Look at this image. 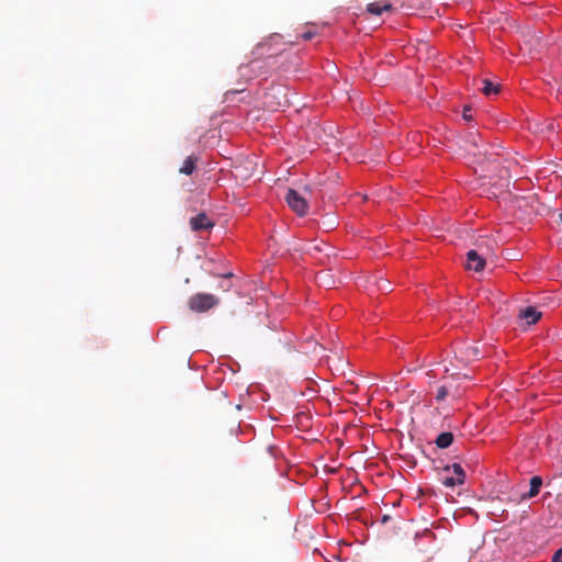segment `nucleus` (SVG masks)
<instances>
[{
  "label": "nucleus",
  "mask_w": 562,
  "mask_h": 562,
  "mask_svg": "<svg viewBox=\"0 0 562 562\" xmlns=\"http://www.w3.org/2000/svg\"><path fill=\"white\" fill-rule=\"evenodd\" d=\"M390 519H391V517H390L389 515H384V516H382V518H381V522H382V524H386Z\"/></svg>",
  "instance_id": "obj_21"
},
{
  "label": "nucleus",
  "mask_w": 562,
  "mask_h": 562,
  "mask_svg": "<svg viewBox=\"0 0 562 562\" xmlns=\"http://www.w3.org/2000/svg\"><path fill=\"white\" fill-rule=\"evenodd\" d=\"M453 434L450 431L441 432L436 439V446L440 449L450 447L453 442Z\"/></svg>",
  "instance_id": "obj_12"
},
{
  "label": "nucleus",
  "mask_w": 562,
  "mask_h": 562,
  "mask_svg": "<svg viewBox=\"0 0 562 562\" xmlns=\"http://www.w3.org/2000/svg\"><path fill=\"white\" fill-rule=\"evenodd\" d=\"M541 312L537 311L533 306L526 307L519 314V316L525 318L529 325L536 324L541 318Z\"/></svg>",
  "instance_id": "obj_8"
},
{
  "label": "nucleus",
  "mask_w": 562,
  "mask_h": 562,
  "mask_svg": "<svg viewBox=\"0 0 562 562\" xmlns=\"http://www.w3.org/2000/svg\"><path fill=\"white\" fill-rule=\"evenodd\" d=\"M443 475L441 482L447 487H453L456 485H461L465 481V472L459 463H453L452 465H446L442 469Z\"/></svg>",
  "instance_id": "obj_4"
},
{
  "label": "nucleus",
  "mask_w": 562,
  "mask_h": 562,
  "mask_svg": "<svg viewBox=\"0 0 562 562\" xmlns=\"http://www.w3.org/2000/svg\"><path fill=\"white\" fill-rule=\"evenodd\" d=\"M315 36V33L313 31H307L305 33L302 34V37L305 40V41H310L312 40L313 37Z\"/></svg>",
  "instance_id": "obj_20"
},
{
  "label": "nucleus",
  "mask_w": 562,
  "mask_h": 562,
  "mask_svg": "<svg viewBox=\"0 0 562 562\" xmlns=\"http://www.w3.org/2000/svg\"><path fill=\"white\" fill-rule=\"evenodd\" d=\"M247 170H248L247 167L236 166L235 167V177L240 178V179H247L248 177H250V175L246 172Z\"/></svg>",
  "instance_id": "obj_16"
},
{
  "label": "nucleus",
  "mask_w": 562,
  "mask_h": 562,
  "mask_svg": "<svg viewBox=\"0 0 562 562\" xmlns=\"http://www.w3.org/2000/svg\"><path fill=\"white\" fill-rule=\"evenodd\" d=\"M471 111H472V109L470 106H464V109H463V119L465 121L472 120Z\"/></svg>",
  "instance_id": "obj_19"
},
{
  "label": "nucleus",
  "mask_w": 562,
  "mask_h": 562,
  "mask_svg": "<svg viewBox=\"0 0 562 562\" xmlns=\"http://www.w3.org/2000/svg\"><path fill=\"white\" fill-rule=\"evenodd\" d=\"M449 393H451L454 397L460 396V392H459L458 387H454V390L451 391V386L441 385L438 387L435 397L438 402H441L448 396Z\"/></svg>",
  "instance_id": "obj_13"
},
{
  "label": "nucleus",
  "mask_w": 562,
  "mask_h": 562,
  "mask_svg": "<svg viewBox=\"0 0 562 562\" xmlns=\"http://www.w3.org/2000/svg\"><path fill=\"white\" fill-rule=\"evenodd\" d=\"M486 265V260L482 254H479L476 249H471L467 252L465 268L475 272H481Z\"/></svg>",
  "instance_id": "obj_5"
},
{
  "label": "nucleus",
  "mask_w": 562,
  "mask_h": 562,
  "mask_svg": "<svg viewBox=\"0 0 562 562\" xmlns=\"http://www.w3.org/2000/svg\"><path fill=\"white\" fill-rule=\"evenodd\" d=\"M281 97L280 100H278V102L276 103L277 106H285L289 104V100H288V97H286V93L284 92V89L282 87H273L271 88L267 93H266V103L269 105V106H273V102H272V99H277Z\"/></svg>",
  "instance_id": "obj_6"
},
{
  "label": "nucleus",
  "mask_w": 562,
  "mask_h": 562,
  "mask_svg": "<svg viewBox=\"0 0 562 562\" xmlns=\"http://www.w3.org/2000/svg\"><path fill=\"white\" fill-rule=\"evenodd\" d=\"M306 194H311L307 187H304L303 192H299L294 189H289L285 194V201L288 205L299 216H304L307 213L308 203Z\"/></svg>",
  "instance_id": "obj_2"
},
{
  "label": "nucleus",
  "mask_w": 562,
  "mask_h": 562,
  "mask_svg": "<svg viewBox=\"0 0 562 562\" xmlns=\"http://www.w3.org/2000/svg\"><path fill=\"white\" fill-rule=\"evenodd\" d=\"M542 485V479L540 476H532L530 480V488L528 493H524L521 495V499H528L537 496L539 494L540 487Z\"/></svg>",
  "instance_id": "obj_9"
},
{
  "label": "nucleus",
  "mask_w": 562,
  "mask_h": 562,
  "mask_svg": "<svg viewBox=\"0 0 562 562\" xmlns=\"http://www.w3.org/2000/svg\"><path fill=\"white\" fill-rule=\"evenodd\" d=\"M213 226L214 222L211 221L204 212H201L198 215L190 218V227L193 232L210 229Z\"/></svg>",
  "instance_id": "obj_7"
},
{
  "label": "nucleus",
  "mask_w": 562,
  "mask_h": 562,
  "mask_svg": "<svg viewBox=\"0 0 562 562\" xmlns=\"http://www.w3.org/2000/svg\"><path fill=\"white\" fill-rule=\"evenodd\" d=\"M376 286L380 291L382 292H389L391 291V286H390V282L387 280H384V279H380L378 282H376Z\"/></svg>",
  "instance_id": "obj_17"
},
{
  "label": "nucleus",
  "mask_w": 562,
  "mask_h": 562,
  "mask_svg": "<svg viewBox=\"0 0 562 562\" xmlns=\"http://www.w3.org/2000/svg\"><path fill=\"white\" fill-rule=\"evenodd\" d=\"M559 218H560V221L562 223V212L559 214Z\"/></svg>",
  "instance_id": "obj_22"
},
{
  "label": "nucleus",
  "mask_w": 562,
  "mask_h": 562,
  "mask_svg": "<svg viewBox=\"0 0 562 562\" xmlns=\"http://www.w3.org/2000/svg\"><path fill=\"white\" fill-rule=\"evenodd\" d=\"M481 142V137L477 134H471L469 136V143L473 147L471 151L474 156H477V161L480 164H486V171L491 172V175L483 177H488L491 180L495 177L501 180H505L508 182L509 170L507 167L502 166L501 157L498 154L488 153L486 149H482V146L479 144Z\"/></svg>",
  "instance_id": "obj_1"
},
{
  "label": "nucleus",
  "mask_w": 562,
  "mask_h": 562,
  "mask_svg": "<svg viewBox=\"0 0 562 562\" xmlns=\"http://www.w3.org/2000/svg\"><path fill=\"white\" fill-rule=\"evenodd\" d=\"M467 361H470L479 356V349L476 347H467L464 351H460Z\"/></svg>",
  "instance_id": "obj_15"
},
{
  "label": "nucleus",
  "mask_w": 562,
  "mask_h": 562,
  "mask_svg": "<svg viewBox=\"0 0 562 562\" xmlns=\"http://www.w3.org/2000/svg\"><path fill=\"white\" fill-rule=\"evenodd\" d=\"M552 562H562V547L554 552Z\"/></svg>",
  "instance_id": "obj_18"
},
{
  "label": "nucleus",
  "mask_w": 562,
  "mask_h": 562,
  "mask_svg": "<svg viewBox=\"0 0 562 562\" xmlns=\"http://www.w3.org/2000/svg\"><path fill=\"white\" fill-rule=\"evenodd\" d=\"M198 157L194 155H190L186 158L182 166L179 168V172L182 175L190 176L195 170Z\"/></svg>",
  "instance_id": "obj_10"
},
{
  "label": "nucleus",
  "mask_w": 562,
  "mask_h": 562,
  "mask_svg": "<svg viewBox=\"0 0 562 562\" xmlns=\"http://www.w3.org/2000/svg\"><path fill=\"white\" fill-rule=\"evenodd\" d=\"M218 304V299L213 294L196 293L189 300V307L196 313H204Z\"/></svg>",
  "instance_id": "obj_3"
},
{
  "label": "nucleus",
  "mask_w": 562,
  "mask_h": 562,
  "mask_svg": "<svg viewBox=\"0 0 562 562\" xmlns=\"http://www.w3.org/2000/svg\"><path fill=\"white\" fill-rule=\"evenodd\" d=\"M392 9V5L387 2H372L368 4V12L374 15H381L384 11H389Z\"/></svg>",
  "instance_id": "obj_11"
},
{
  "label": "nucleus",
  "mask_w": 562,
  "mask_h": 562,
  "mask_svg": "<svg viewBox=\"0 0 562 562\" xmlns=\"http://www.w3.org/2000/svg\"><path fill=\"white\" fill-rule=\"evenodd\" d=\"M481 90L485 95L497 94L499 92V86L494 85L493 82H491L487 79H484L483 87Z\"/></svg>",
  "instance_id": "obj_14"
}]
</instances>
